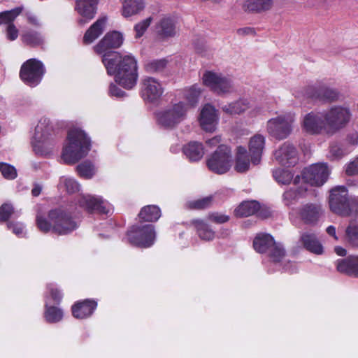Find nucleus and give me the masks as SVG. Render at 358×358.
I'll use <instances>...</instances> for the list:
<instances>
[{"label": "nucleus", "instance_id": "nucleus-1", "mask_svg": "<svg viewBox=\"0 0 358 358\" xmlns=\"http://www.w3.org/2000/svg\"><path fill=\"white\" fill-rule=\"evenodd\" d=\"M79 209H83L90 213L96 212L100 214H108L112 210L111 205L101 197L92 195H79L75 200V204L69 209L57 208L48 212V219L38 214L36 225L38 229L44 233L50 231L59 234L65 235L74 231L78 227V223L73 218Z\"/></svg>", "mask_w": 358, "mask_h": 358}, {"label": "nucleus", "instance_id": "nucleus-2", "mask_svg": "<svg viewBox=\"0 0 358 358\" xmlns=\"http://www.w3.org/2000/svg\"><path fill=\"white\" fill-rule=\"evenodd\" d=\"M123 43V36L119 31L107 33L103 38L95 46V51L103 54L102 62L110 76H114L115 80L127 90L132 89L138 80L137 62L131 54H122L110 51L119 48Z\"/></svg>", "mask_w": 358, "mask_h": 358}, {"label": "nucleus", "instance_id": "nucleus-3", "mask_svg": "<svg viewBox=\"0 0 358 358\" xmlns=\"http://www.w3.org/2000/svg\"><path fill=\"white\" fill-rule=\"evenodd\" d=\"M90 147V139L83 130L78 128L71 129L68 132L62 159L66 164H75L87 155Z\"/></svg>", "mask_w": 358, "mask_h": 358}, {"label": "nucleus", "instance_id": "nucleus-4", "mask_svg": "<svg viewBox=\"0 0 358 358\" xmlns=\"http://www.w3.org/2000/svg\"><path fill=\"white\" fill-rule=\"evenodd\" d=\"M52 126L49 120H41L35 128L34 135L31 140L34 152L37 155H50L55 147V141L52 136Z\"/></svg>", "mask_w": 358, "mask_h": 358}, {"label": "nucleus", "instance_id": "nucleus-5", "mask_svg": "<svg viewBox=\"0 0 358 358\" xmlns=\"http://www.w3.org/2000/svg\"><path fill=\"white\" fill-rule=\"evenodd\" d=\"M188 111L184 101L171 103L156 113L157 122L164 128L173 129L187 118Z\"/></svg>", "mask_w": 358, "mask_h": 358}, {"label": "nucleus", "instance_id": "nucleus-6", "mask_svg": "<svg viewBox=\"0 0 358 358\" xmlns=\"http://www.w3.org/2000/svg\"><path fill=\"white\" fill-rule=\"evenodd\" d=\"M352 113L350 108L344 106H334L323 111L325 119V133L333 135L345 127L350 122Z\"/></svg>", "mask_w": 358, "mask_h": 358}, {"label": "nucleus", "instance_id": "nucleus-7", "mask_svg": "<svg viewBox=\"0 0 358 358\" xmlns=\"http://www.w3.org/2000/svg\"><path fill=\"white\" fill-rule=\"evenodd\" d=\"M329 202L331 210L336 214L348 216L354 208L357 212L358 197L349 199L344 186H338L331 190Z\"/></svg>", "mask_w": 358, "mask_h": 358}, {"label": "nucleus", "instance_id": "nucleus-8", "mask_svg": "<svg viewBox=\"0 0 358 358\" xmlns=\"http://www.w3.org/2000/svg\"><path fill=\"white\" fill-rule=\"evenodd\" d=\"M254 249L259 253H267L271 261L279 263L285 256V250L280 243L274 241L268 234H259L253 241Z\"/></svg>", "mask_w": 358, "mask_h": 358}, {"label": "nucleus", "instance_id": "nucleus-9", "mask_svg": "<svg viewBox=\"0 0 358 358\" xmlns=\"http://www.w3.org/2000/svg\"><path fill=\"white\" fill-rule=\"evenodd\" d=\"M202 83L218 95L231 94L235 86L231 78L210 71H206L201 78Z\"/></svg>", "mask_w": 358, "mask_h": 358}, {"label": "nucleus", "instance_id": "nucleus-10", "mask_svg": "<svg viewBox=\"0 0 358 358\" xmlns=\"http://www.w3.org/2000/svg\"><path fill=\"white\" fill-rule=\"evenodd\" d=\"M294 121L295 117L293 113H287L280 115L267 122V131L271 136L277 139L286 138L292 131Z\"/></svg>", "mask_w": 358, "mask_h": 358}, {"label": "nucleus", "instance_id": "nucleus-11", "mask_svg": "<svg viewBox=\"0 0 358 358\" xmlns=\"http://www.w3.org/2000/svg\"><path fill=\"white\" fill-rule=\"evenodd\" d=\"M156 238L155 227L152 224L133 226L127 232V240L133 245L149 248Z\"/></svg>", "mask_w": 358, "mask_h": 358}, {"label": "nucleus", "instance_id": "nucleus-12", "mask_svg": "<svg viewBox=\"0 0 358 358\" xmlns=\"http://www.w3.org/2000/svg\"><path fill=\"white\" fill-rule=\"evenodd\" d=\"M45 72V67L41 61L29 59L22 64L20 78L27 85L33 87L41 83Z\"/></svg>", "mask_w": 358, "mask_h": 358}, {"label": "nucleus", "instance_id": "nucleus-13", "mask_svg": "<svg viewBox=\"0 0 358 358\" xmlns=\"http://www.w3.org/2000/svg\"><path fill=\"white\" fill-rule=\"evenodd\" d=\"M208 169L217 174L227 172L231 166V153L230 148L225 145H219L216 151L208 159Z\"/></svg>", "mask_w": 358, "mask_h": 358}, {"label": "nucleus", "instance_id": "nucleus-14", "mask_svg": "<svg viewBox=\"0 0 358 358\" xmlns=\"http://www.w3.org/2000/svg\"><path fill=\"white\" fill-rule=\"evenodd\" d=\"M48 295L45 298L44 317L48 322L56 323L62 319L63 312L60 308L51 306L50 299L53 303H59L62 299V294L54 284L48 285Z\"/></svg>", "mask_w": 358, "mask_h": 358}, {"label": "nucleus", "instance_id": "nucleus-15", "mask_svg": "<svg viewBox=\"0 0 358 358\" xmlns=\"http://www.w3.org/2000/svg\"><path fill=\"white\" fill-rule=\"evenodd\" d=\"M322 213L320 206L308 203L301 206L297 212L293 209L289 213V219L294 225L298 227L301 221L305 224H314L318 220Z\"/></svg>", "mask_w": 358, "mask_h": 358}, {"label": "nucleus", "instance_id": "nucleus-16", "mask_svg": "<svg viewBox=\"0 0 358 358\" xmlns=\"http://www.w3.org/2000/svg\"><path fill=\"white\" fill-rule=\"evenodd\" d=\"M141 96L149 103H155L159 100L164 93L162 84L152 77H145L141 82Z\"/></svg>", "mask_w": 358, "mask_h": 358}, {"label": "nucleus", "instance_id": "nucleus-17", "mask_svg": "<svg viewBox=\"0 0 358 358\" xmlns=\"http://www.w3.org/2000/svg\"><path fill=\"white\" fill-rule=\"evenodd\" d=\"M329 175L326 164H315L303 170L302 179L312 186H321L327 180Z\"/></svg>", "mask_w": 358, "mask_h": 358}, {"label": "nucleus", "instance_id": "nucleus-18", "mask_svg": "<svg viewBox=\"0 0 358 358\" xmlns=\"http://www.w3.org/2000/svg\"><path fill=\"white\" fill-rule=\"evenodd\" d=\"M305 96L321 101H334L338 97V92L322 83L308 85L304 90Z\"/></svg>", "mask_w": 358, "mask_h": 358}, {"label": "nucleus", "instance_id": "nucleus-19", "mask_svg": "<svg viewBox=\"0 0 358 358\" xmlns=\"http://www.w3.org/2000/svg\"><path fill=\"white\" fill-rule=\"evenodd\" d=\"M22 8L17 7L10 10L0 13V25L6 24V34L9 41H15L18 37V29L13 24L15 19L22 13Z\"/></svg>", "mask_w": 358, "mask_h": 358}, {"label": "nucleus", "instance_id": "nucleus-20", "mask_svg": "<svg viewBox=\"0 0 358 358\" xmlns=\"http://www.w3.org/2000/svg\"><path fill=\"white\" fill-rule=\"evenodd\" d=\"M218 119V114L215 108L210 104H206L201 110L199 122L202 129L208 132H213L216 129Z\"/></svg>", "mask_w": 358, "mask_h": 358}, {"label": "nucleus", "instance_id": "nucleus-21", "mask_svg": "<svg viewBox=\"0 0 358 358\" xmlns=\"http://www.w3.org/2000/svg\"><path fill=\"white\" fill-rule=\"evenodd\" d=\"M302 127L306 132L311 134L325 133V119L323 118V112H311L306 115Z\"/></svg>", "mask_w": 358, "mask_h": 358}, {"label": "nucleus", "instance_id": "nucleus-22", "mask_svg": "<svg viewBox=\"0 0 358 358\" xmlns=\"http://www.w3.org/2000/svg\"><path fill=\"white\" fill-rule=\"evenodd\" d=\"M275 159L283 166H292L297 162L296 148L289 143H285L274 153Z\"/></svg>", "mask_w": 358, "mask_h": 358}, {"label": "nucleus", "instance_id": "nucleus-23", "mask_svg": "<svg viewBox=\"0 0 358 358\" xmlns=\"http://www.w3.org/2000/svg\"><path fill=\"white\" fill-rule=\"evenodd\" d=\"M99 0H77L76 10L82 17L79 20L80 24H85L92 20L96 13Z\"/></svg>", "mask_w": 358, "mask_h": 358}, {"label": "nucleus", "instance_id": "nucleus-24", "mask_svg": "<svg viewBox=\"0 0 358 358\" xmlns=\"http://www.w3.org/2000/svg\"><path fill=\"white\" fill-rule=\"evenodd\" d=\"M265 137L261 134H255L249 141V152L251 163L257 165L260 163L265 147Z\"/></svg>", "mask_w": 358, "mask_h": 358}, {"label": "nucleus", "instance_id": "nucleus-25", "mask_svg": "<svg viewBox=\"0 0 358 358\" xmlns=\"http://www.w3.org/2000/svg\"><path fill=\"white\" fill-rule=\"evenodd\" d=\"M96 306V302L92 300L77 302L72 306V314L76 318L84 319L92 314Z\"/></svg>", "mask_w": 358, "mask_h": 358}, {"label": "nucleus", "instance_id": "nucleus-26", "mask_svg": "<svg viewBox=\"0 0 358 358\" xmlns=\"http://www.w3.org/2000/svg\"><path fill=\"white\" fill-rule=\"evenodd\" d=\"M106 22V17H102L98 19L86 31L83 37L84 42L85 43H91L97 38L102 34Z\"/></svg>", "mask_w": 358, "mask_h": 358}, {"label": "nucleus", "instance_id": "nucleus-27", "mask_svg": "<svg viewBox=\"0 0 358 358\" xmlns=\"http://www.w3.org/2000/svg\"><path fill=\"white\" fill-rule=\"evenodd\" d=\"M337 270L341 273L358 277V257H350L338 261Z\"/></svg>", "mask_w": 358, "mask_h": 358}, {"label": "nucleus", "instance_id": "nucleus-28", "mask_svg": "<svg viewBox=\"0 0 358 358\" xmlns=\"http://www.w3.org/2000/svg\"><path fill=\"white\" fill-rule=\"evenodd\" d=\"M182 152L190 162H197L200 160L204 155L203 147L201 143L198 142H190L187 143L183 147Z\"/></svg>", "mask_w": 358, "mask_h": 358}, {"label": "nucleus", "instance_id": "nucleus-29", "mask_svg": "<svg viewBox=\"0 0 358 358\" xmlns=\"http://www.w3.org/2000/svg\"><path fill=\"white\" fill-rule=\"evenodd\" d=\"M122 15L126 18L137 15L145 7L143 0H122Z\"/></svg>", "mask_w": 358, "mask_h": 358}, {"label": "nucleus", "instance_id": "nucleus-30", "mask_svg": "<svg viewBox=\"0 0 358 358\" xmlns=\"http://www.w3.org/2000/svg\"><path fill=\"white\" fill-rule=\"evenodd\" d=\"M21 40L22 43L28 45L36 47L44 43L45 37L39 31L27 29L22 31Z\"/></svg>", "mask_w": 358, "mask_h": 358}, {"label": "nucleus", "instance_id": "nucleus-31", "mask_svg": "<svg viewBox=\"0 0 358 358\" xmlns=\"http://www.w3.org/2000/svg\"><path fill=\"white\" fill-rule=\"evenodd\" d=\"M301 242L310 252L320 255L322 253V246L313 234L304 233L301 236Z\"/></svg>", "mask_w": 358, "mask_h": 358}, {"label": "nucleus", "instance_id": "nucleus-32", "mask_svg": "<svg viewBox=\"0 0 358 358\" xmlns=\"http://www.w3.org/2000/svg\"><path fill=\"white\" fill-rule=\"evenodd\" d=\"M201 93V89L197 85H194L183 90L182 98L186 100V106H188L189 110L194 107L199 101V98Z\"/></svg>", "mask_w": 358, "mask_h": 358}, {"label": "nucleus", "instance_id": "nucleus-33", "mask_svg": "<svg viewBox=\"0 0 358 358\" xmlns=\"http://www.w3.org/2000/svg\"><path fill=\"white\" fill-rule=\"evenodd\" d=\"M250 160L247 155L246 149L244 147L237 148L236 157L235 170L239 173H244L250 169Z\"/></svg>", "mask_w": 358, "mask_h": 358}, {"label": "nucleus", "instance_id": "nucleus-34", "mask_svg": "<svg viewBox=\"0 0 358 358\" xmlns=\"http://www.w3.org/2000/svg\"><path fill=\"white\" fill-rule=\"evenodd\" d=\"M250 108V103L248 99H240L237 101L224 105L222 109L226 113L230 115L240 114Z\"/></svg>", "mask_w": 358, "mask_h": 358}, {"label": "nucleus", "instance_id": "nucleus-35", "mask_svg": "<svg viewBox=\"0 0 358 358\" xmlns=\"http://www.w3.org/2000/svg\"><path fill=\"white\" fill-rule=\"evenodd\" d=\"M259 209V204L256 201H244L235 210V214L239 217H248L254 215Z\"/></svg>", "mask_w": 358, "mask_h": 358}, {"label": "nucleus", "instance_id": "nucleus-36", "mask_svg": "<svg viewBox=\"0 0 358 358\" xmlns=\"http://www.w3.org/2000/svg\"><path fill=\"white\" fill-rule=\"evenodd\" d=\"M138 216L145 222H156L161 217V210L157 206L148 205L141 209Z\"/></svg>", "mask_w": 358, "mask_h": 358}, {"label": "nucleus", "instance_id": "nucleus-37", "mask_svg": "<svg viewBox=\"0 0 358 358\" xmlns=\"http://www.w3.org/2000/svg\"><path fill=\"white\" fill-rule=\"evenodd\" d=\"M193 224L196 229L199 236L204 241H211L215 238V232L203 220H196Z\"/></svg>", "mask_w": 358, "mask_h": 358}, {"label": "nucleus", "instance_id": "nucleus-38", "mask_svg": "<svg viewBox=\"0 0 358 358\" xmlns=\"http://www.w3.org/2000/svg\"><path fill=\"white\" fill-rule=\"evenodd\" d=\"M159 34L164 37H171L176 34L175 22L170 17L163 18L158 27Z\"/></svg>", "mask_w": 358, "mask_h": 358}, {"label": "nucleus", "instance_id": "nucleus-39", "mask_svg": "<svg viewBox=\"0 0 358 358\" xmlns=\"http://www.w3.org/2000/svg\"><path fill=\"white\" fill-rule=\"evenodd\" d=\"M272 6V0H247L245 6L250 11L260 12L268 10Z\"/></svg>", "mask_w": 358, "mask_h": 358}, {"label": "nucleus", "instance_id": "nucleus-40", "mask_svg": "<svg viewBox=\"0 0 358 358\" xmlns=\"http://www.w3.org/2000/svg\"><path fill=\"white\" fill-rule=\"evenodd\" d=\"M58 187L60 189H65V190L69 194L75 193L80 189L79 183L73 178L66 176H62L60 178Z\"/></svg>", "mask_w": 358, "mask_h": 358}, {"label": "nucleus", "instance_id": "nucleus-41", "mask_svg": "<svg viewBox=\"0 0 358 358\" xmlns=\"http://www.w3.org/2000/svg\"><path fill=\"white\" fill-rule=\"evenodd\" d=\"M346 241L352 247H358V225L350 222L345 230Z\"/></svg>", "mask_w": 358, "mask_h": 358}, {"label": "nucleus", "instance_id": "nucleus-42", "mask_svg": "<svg viewBox=\"0 0 358 358\" xmlns=\"http://www.w3.org/2000/svg\"><path fill=\"white\" fill-rule=\"evenodd\" d=\"M79 176L85 179L91 178L96 172L94 165L89 162H84L77 166Z\"/></svg>", "mask_w": 358, "mask_h": 358}, {"label": "nucleus", "instance_id": "nucleus-43", "mask_svg": "<svg viewBox=\"0 0 358 358\" xmlns=\"http://www.w3.org/2000/svg\"><path fill=\"white\" fill-rule=\"evenodd\" d=\"M302 192L300 189L291 188L286 191L282 196V201L285 206H289L294 204L301 197Z\"/></svg>", "mask_w": 358, "mask_h": 358}, {"label": "nucleus", "instance_id": "nucleus-44", "mask_svg": "<svg viewBox=\"0 0 358 358\" xmlns=\"http://www.w3.org/2000/svg\"><path fill=\"white\" fill-rule=\"evenodd\" d=\"M166 66L165 59H153L145 64V69L148 73H155L162 71Z\"/></svg>", "mask_w": 358, "mask_h": 358}, {"label": "nucleus", "instance_id": "nucleus-45", "mask_svg": "<svg viewBox=\"0 0 358 358\" xmlns=\"http://www.w3.org/2000/svg\"><path fill=\"white\" fill-rule=\"evenodd\" d=\"M273 174L275 180L282 184H288L293 178V174L285 169H276L273 171Z\"/></svg>", "mask_w": 358, "mask_h": 358}, {"label": "nucleus", "instance_id": "nucleus-46", "mask_svg": "<svg viewBox=\"0 0 358 358\" xmlns=\"http://www.w3.org/2000/svg\"><path fill=\"white\" fill-rule=\"evenodd\" d=\"M349 152L350 150H344L341 145L332 143L329 147L328 157L331 160H336L341 159Z\"/></svg>", "mask_w": 358, "mask_h": 358}, {"label": "nucleus", "instance_id": "nucleus-47", "mask_svg": "<svg viewBox=\"0 0 358 358\" xmlns=\"http://www.w3.org/2000/svg\"><path fill=\"white\" fill-rule=\"evenodd\" d=\"M0 171L3 176L8 180H13L17 177L15 168L7 163H0Z\"/></svg>", "mask_w": 358, "mask_h": 358}, {"label": "nucleus", "instance_id": "nucleus-48", "mask_svg": "<svg viewBox=\"0 0 358 358\" xmlns=\"http://www.w3.org/2000/svg\"><path fill=\"white\" fill-rule=\"evenodd\" d=\"M15 214L13 206L10 203H3L0 207V222L7 221L12 215Z\"/></svg>", "mask_w": 358, "mask_h": 358}, {"label": "nucleus", "instance_id": "nucleus-49", "mask_svg": "<svg viewBox=\"0 0 358 358\" xmlns=\"http://www.w3.org/2000/svg\"><path fill=\"white\" fill-rule=\"evenodd\" d=\"M152 17H150L135 25L134 31L136 32V38H140L143 35L152 22Z\"/></svg>", "mask_w": 358, "mask_h": 358}, {"label": "nucleus", "instance_id": "nucleus-50", "mask_svg": "<svg viewBox=\"0 0 358 358\" xmlns=\"http://www.w3.org/2000/svg\"><path fill=\"white\" fill-rule=\"evenodd\" d=\"M7 227L18 236H23L24 234V227L20 222H9L7 223Z\"/></svg>", "mask_w": 358, "mask_h": 358}, {"label": "nucleus", "instance_id": "nucleus-51", "mask_svg": "<svg viewBox=\"0 0 358 358\" xmlns=\"http://www.w3.org/2000/svg\"><path fill=\"white\" fill-rule=\"evenodd\" d=\"M27 22L36 27H39L42 25L40 18L31 12H27L25 14Z\"/></svg>", "mask_w": 358, "mask_h": 358}, {"label": "nucleus", "instance_id": "nucleus-52", "mask_svg": "<svg viewBox=\"0 0 358 358\" xmlns=\"http://www.w3.org/2000/svg\"><path fill=\"white\" fill-rule=\"evenodd\" d=\"M208 220L215 223L222 224L227 222L229 217L225 215L214 213L208 215Z\"/></svg>", "mask_w": 358, "mask_h": 358}, {"label": "nucleus", "instance_id": "nucleus-53", "mask_svg": "<svg viewBox=\"0 0 358 358\" xmlns=\"http://www.w3.org/2000/svg\"><path fill=\"white\" fill-rule=\"evenodd\" d=\"M345 172L349 176L358 174V157L355 158L347 165Z\"/></svg>", "mask_w": 358, "mask_h": 358}, {"label": "nucleus", "instance_id": "nucleus-54", "mask_svg": "<svg viewBox=\"0 0 358 358\" xmlns=\"http://www.w3.org/2000/svg\"><path fill=\"white\" fill-rule=\"evenodd\" d=\"M109 94L111 96L122 98L125 96V92L117 87L115 84L111 83L109 87Z\"/></svg>", "mask_w": 358, "mask_h": 358}, {"label": "nucleus", "instance_id": "nucleus-55", "mask_svg": "<svg viewBox=\"0 0 358 358\" xmlns=\"http://www.w3.org/2000/svg\"><path fill=\"white\" fill-rule=\"evenodd\" d=\"M210 201V199L208 197L198 200L194 203V207L195 208H204L208 206Z\"/></svg>", "mask_w": 358, "mask_h": 358}, {"label": "nucleus", "instance_id": "nucleus-56", "mask_svg": "<svg viewBox=\"0 0 358 358\" xmlns=\"http://www.w3.org/2000/svg\"><path fill=\"white\" fill-rule=\"evenodd\" d=\"M348 143L355 146L358 145V133L354 132L348 135L347 138Z\"/></svg>", "mask_w": 358, "mask_h": 358}, {"label": "nucleus", "instance_id": "nucleus-57", "mask_svg": "<svg viewBox=\"0 0 358 358\" xmlns=\"http://www.w3.org/2000/svg\"><path fill=\"white\" fill-rule=\"evenodd\" d=\"M283 268H284L286 271L289 272V273H293L296 272V270H297V268H296V264H295L294 263H292V262H288V263H287V264L284 266Z\"/></svg>", "mask_w": 358, "mask_h": 358}, {"label": "nucleus", "instance_id": "nucleus-58", "mask_svg": "<svg viewBox=\"0 0 358 358\" xmlns=\"http://www.w3.org/2000/svg\"><path fill=\"white\" fill-rule=\"evenodd\" d=\"M221 141V138L220 136H215L210 139H209L208 141H206V143L210 146V147H213V146H216Z\"/></svg>", "mask_w": 358, "mask_h": 358}, {"label": "nucleus", "instance_id": "nucleus-59", "mask_svg": "<svg viewBox=\"0 0 358 358\" xmlns=\"http://www.w3.org/2000/svg\"><path fill=\"white\" fill-rule=\"evenodd\" d=\"M42 191V186L39 184H35L32 190L31 194L34 196H38Z\"/></svg>", "mask_w": 358, "mask_h": 358}, {"label": "nucleus", "instance_id": "nucleus-60", "mask_svg": "<svg viewBox=\"0 0 358 358\" xmlns=\"http://www.w3.org/2000/svg\"><path fill=\"white\" fill-rule=\"evenodd\" d=\"M327 232L329 235L332 236L334 237L336 240L338 239L336 235V229L333 226H329L327 229Z\"/></svg>", "mask_w": 358, "mask_h": 358}, {"label": "nucleus", "instance_id": "nucleus-61", "mask_svg": "<svg viewBox=\"0 0 358 358\" xmlns=\"http://www.w3.org/2000/svg\"><path fill=\"white\" fill-rule=\"evenodd\" d=\"M336 253L339 256H345L346 255V250L342 247H336L335 248Z\"/></svg>", "mask_w": 358, "mask_h": 358}, {"label": "nucleus", "instance_id": "nucleus-62", "mask_svg": "<svg viewBox=\"0 0 358 358\" xmlns=\"http://www.w3.org/2000/svg\"><path fill=\"white\" fill-rule=\"evenodd\" d=\"M260 113V108L258 107H255L250 112L251 116H256Z\"/></svg>", "mask_w": 358, "mask_h": 358}, {"label": "nucleus", "instance_id": "nucleus-63", "mask_svg": "<svg viewBox=\"0 0 358 358\" xmlns=\"http://www.w3.org/2000/svg\"><path fill=\"white\" fill-rule=\"evenodd\" d=\"M196 51L201 54L202 56H205L206 55V53L203 52V50L199 48V47H196Z\"/></svg>", "mask_w": 358, "mask_h": 358}, {"label": "nucleus", "instance_id": "nucleus-64", "mask_svg": "<svg viewBox=\"0 0 358 358\" xmlns=\"http://www.w3.org/2000/svg\"><path fill=\"white\" fill-rule=\"evenodd\" d=\"M294 95L296 97H297V98H300V97H301L300 94H298L296 92H295L294 93Z\"/></svg>", "mask_w": 358, "mask_h": 358}]
</instances>
